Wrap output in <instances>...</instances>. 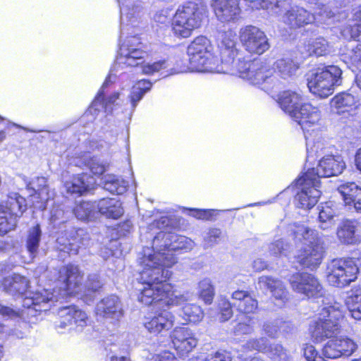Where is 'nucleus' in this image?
I'll return each instance as SVG.
<instances>
[{
	"mask_svg": "<svg viewBox=\"0 0 361 361\" xmlns=\"http://www.w3.org/2000/svg\"><path fill=\"white\" fill-rule=\"evenodd\" d=\"M303 350L304 356L307 361H327L322 356L317 355V352L313 345H307Z\"/></svg>",
	"mask_w": 361,
	"mask_h": 361,
	"instance_id": "680f3d73",
	"label": "nucleus"
},
{
	"mask_svg": "<svg viewBox=\"0 0 361 361\" xmlns=\"http://www.w3.org/2000/svg\"><path fill=\"white\" fill-rule=\"evenodd\" d=\"M170 219L162 216L159 220L150 224L149 229L152 231L157 228L161 230L154 236L152 240V254L157 256L162 264V267L168 269L176 263L177 260L173 251L178 250H190L195 246V243L190 238L178 235L174 233L168 232L167 227Z\"/></svg>",
	"mask_w": 361,
	"mask_h": 361,
	"instance_id": "7ed1b4c3",
	"label": "nucleus"
},
{
	"mask_svg": "<svg viewBox=\"0 0 361 361\" xmlns=\"http://www.w3.org/2000/svg\"><path fill=\"white\" fill-rule=\"evenodd\" d=\"M247 72H243L242 78L252 84L260 85L270 78L274 73L281 78L287 79L294 75L299 66L290 58L277 59L271 68L265 61L254 60L247 63Z\"/></svg>",
	"mask_w": 361,
	"mask_h": 361,
	"instance_id": "423d86ee",
	"label": "nucleus"
},
{
	"mask_svg": "<svg viewBox=\"0 0 361 361\" xmlns=\"http://www.w3.org/2000/svg\"><path fill=\"white\" fill-rule=\"evenodd\" d=\"M121 9V20L122 24V33L125 30V25H128V22L132 24L137 23L144 15L143 7L139 0H117Z\"/></svg>",
	"mask_w": 361,
	"mask_h": 361,
	"instance_id": "5701e85b",
	"label": "nucleus"
},
{
	"mask_svg": "<svg viewBox=\"0 0 361 361\" xmlns=\"http://www.w3.org/2000/svg\"><path fill=\"white\" fill-rule=\"evenodd\" d=\"M219 305L221 311L219 320L221 322H226L233 315L230 302L228 300L223 298L219 301Z\"/></svg>",
	"mask_w": 361,
	"mask_h": 361,
	"instance_id": "bf43d9fd",
	"label": "nucleus"
},
{
	"mask_svg": "<svg viewBox=\"0 0 361 361\" xmlns=\"http://www.w3.org/2000/svg\"><path fill=\"white\" fill-rule=\"evenodd\" d=\"M59 314L61 320L56 326L59 332L66 327H68V330L75 329L80 331L89 322L87 314L75 306L63 307L59 310Z\"/></svg>",
	"mask_w": 361,
	"mask_h": 361,
	"instance_id": "a211bd4d",
	"label": "nucleus"
},
{
	"mask_svg": "<svg viewBox=\"0 0 361 361\" xmlns=\"http://www.w3.org/2000/svg\"><path fill=\"white\" fill-rule=\"evenodd\" d=\"M98 318L118 320L123 315L121 302L116 295H110L99 301L96 306Z\"/></svg>",
	"mask_w": 361,
	"mask_h": 361,
	"instance_id": "393cba45",
	"label": "nucleus"
},
{
	"mask_svg": "<svg viewBox=\"0 0 361 361\" xmlns=\"http://www.w3.org/2000/svg\"><path fill=\"white\" fill-rule=\"evenodd\" d=\"M6 281L13 282L12 289L11 293H23L26 291L28 286L27 279L19 274H14L12 276H9Z\"/></svg>",
	"mask_w": 361,
	"mask_h": 361,
	"instance_id": "09e8293b",
	"label": "nucleus"
},
{
	"mask_svg": "<svg viewBox=\"0 0 361 361\" xmlns=\"http://www.w3.org/2000/svg\"><path fill=\"white\" fill-rule=\"evenodd\" d=\"M190 211L194 217L202 220L211 219L214 212L212 209H190Z\"/></svg>",
	"mask_w": 361,
	"mask_h": 361,
	"instance_id": "0e129e2a",
	"label": "nucleus"
},
{
	"mask_svg": "<svg viewBox=\"0 0 361 361\" xmlns=\"http://www.w3.org/2000/svg\"><path fill=\"white\" fill-rule=\"evenodd\" d=\"M26 209L25 200L18 194L8 197L5 203L0 204V235H4L13 230L18 219Z\"/></svg>",
	"mask_w": 361,
	"mask_h": 361,
	"instance_id": "ddd939ff",
	"label": "nucleus"
},
{
	"mask_svg": "<svg viewBox=\"0 0 361 361\" xmlns=\"http://www.w3.org/2000/svg\"><path fill=\"white\" fill-rule=\"evenodd\" d=\"M170 67V63L168 60H160L153 63H145L142 66V73L145 75H152L154 73L167 69Z\"/></svg>",
	"mask_w": 361,
	"mask_h": 361,
	"instance_id": "864d4df0",
	"label": "nucleus"
},
{
	"mask_svg": "<svg viewBox=\"0 0 361 361\" xmlns=\"http://www.w3.org/2000/svg\"><path fill=\"white\" fill-rule=\"evenodd\" d=\"M298 189L295 199L298 202V207L303 209L313 207L321 195L320 180L314 174V170L308 169L295 182Z\"/></svg>",
	"mask_w": 361,
	"mask_h": 361,
	"instance_id": "f8f14e48",
	"label": "nucleus"
},
{
	"mask_svg": "<svg viewBox=\"0 0 361 361\" xmlns=\"http://www.w3.org/2000/svg\"><path fill=\"white\" fill-rule=\"evenodd\" d=\"M62 298L59 290H54L53 293H50L48 290L44 289L42 292L33 293L31 298H26L25 305L28 308L32 307L37 311H47L54 301Z\"/></svg>",
	"mask_w": 361,
	"mask_h": 361,
	"instance_id": "a878e982",
	"label": "nucleus"
},
{
	"mask_svg": "<svg viewBox=\"0 0 361 361\" xmlns=\"http://www.w3.org/2000/svg\"><path fill=\"white\" fill-rule=\"evenodd\" d=\"M102 179L104 188L112 194L122 195L128 187L127 181L113 174H106Z\"/></svg>",
	"mask_w": 361,
	"mask_h": 361,
	"instance_id": "58836bf2",
	"label": "nucleus"
},
{
	"mask_svg": "<svg viewBox=\"0 0 361 361\" xmlns=\"http://www.w3.org/2000/svg\"><path fill=\"white\" fill-rule=\"evenodd\" d=\"M239 38L245 49L251 54H262L270 47L265 33L255 26L240 28Z\"/></svg>",
	"mask_w": 361,
	"mask_h": 361,
	"instance_id": "2eb2a0df",
	"label": "nucleus"
},
{
	"mask_svg": "<svg viewBox=\"0 0 361 361\" xmlns=\"http://www.w3.org/2000/svg\"><path fill=\"white\" fill-rule=\"evenodd\" d=\"M119 92H114L104 99V91L99 90L91 106L86 113V116H88L89 114L94 115L96 111H99L101 109H104L105 113H111L113 111V106L119 99Z\"/></svg>",
	"mask_w": 361,
	"mask_h": 361,
	"instance_id": "72a5a7b5",
	"label": "nucleus"
},
{
	"mask_svg": "<svg viewBox=\"0 0 361 361\" xmlns=\"http://www.w3.org/2000/svg\"><path fill=\"white\" fill-rule=\"evenodd\" d=\"M173 348L179 356H185L197 345V339L191 329L176 327L170 334Z\"/></svg>",
	"mask_w": 361,
	"mask_h": 361,
	"instance_id": "6ab92c4d",
	"label": "nucleus"
},
{
	"mask_svg": "<svg viewBox=\"0 0 361 361\" xmlns=\"http://www.w3.org/2000/svg\"><path fill=\"white\" fill-rule=\"evenodd\" d=\"M42 231L39 225L37 224L31 227L27 233L26 246L32 256H35L38 250L41 239Z\"/></svg>",
	"mask_w": 361,
	"mask_h": 361,
	"instance_id": "a18cd8bd",
	"label": "nucleus"
},
{
	"mask_svg": "<svg viewBox=\"0 0 361 361\" xmlns=\"http://www.w3.org/2000/svg\"><path fill=\"white\" fill-rule=\"evenodd\" d=\"M336 235L342 244L358 245L361 243V224L356 220H345L338 226Z\"/></svg>",
	"mask_w": 361,
	"mask_h": 361,
	"instance_id": "4be33fe9",
	"label": "nucleus"
},
{
	"mask_svg": "<svg viewBox=\"0 0 361 361\" xmlns=\"http://www.w3.org/2000/svg\"><path fill=\"white\" fill-rule=\"evenodd\" d=\"M28 186L38 195L37 197L41 202L39 208L44 209L45 203L53 196V193L48 188L47 179L44 177H37L30 183Z\"/></svg>",
	"mask_w": 361,
	"mask_h": 361,
	"instance_id": "4c0bfd02",
	"label": "nucleus"
},
{
	"mask_svg": "<svg viewBox=\"0 0 361 361\" xmlns=\"http://www.w3.org/2000/svg\"><path fill=\"white\" fill-rule=\"evenodd\" d=\"M221 238V231L218 228L209 229L204 235L203 245L209 248L217 244Z\"/></svg>",
	"mask_w": 361,
	"mask_h": 361,
	"instance_id": "5fc2aeb1",
	"label": "nucleus"
},
{
	"mask_svg": "<svg viewBox=\"0 0 361 361\" xmlns=\"http://www.w3.org/2000/svg\"><path fill=\"white\" fill-rule=\"evenodd\" d=\"M290 248L288 243H285L283 239L276 240L269 246V251L271 255L274 256L285 255L287 251Z\"/></svg>",
	"mask_w": 361,
	"mask_h": 361,
	"instance_id": "6e6d98bb",
	"label": "nucleus"
},
{
	"mask_svg": "<svg viewBox=\"0 0 361 361\" xmlns=\"http://www.w3.org/2000/svg\"><path fill=\"white\" fill-rule=\"evenodd\" d=\"M151 361H178L174 355L169 351H164L153 357Z\"/></svg>",
	"mask_w": 361,
	"mask_h": 361,
	"instance_id": "69168bd1",
	"label": "nucleus"
},
{
	"mask_svg": "<svg viewBox=\"0 0 361 361\" xmlns=\"http://www.w3.org/2000/svg\"><path fill=\"white\" fill-rule=\"evenodd\" d=\"M278 103L281 109L297 122L304 131L307 147L318 153L324 143L319 130L321 113L317 107L305 103L301 94L287 90L279 95Z\"/></svg>",
	"mask_w": 361,
	"mask_h": 361,
	"instance_id": "f03ea898",
	"label": "nucleus"
},
{
	"mask_svg": "<svg viewBox=\"0 0 361 361\" xmlns=\"http://www.w3.org/2000/svg\"><path fill=\"white\" fill-rule=\"evenodd\" d=\"M314 19L313 14L299 6L292 7L286 12L283 16V22L292 28L300 27L311 23Z\"/></svg>",
	"mask_w": 361,
	"mask_h": 361,
	"instance_id": "c85d7f7f",
	"label": "nucleus"
},
{
	"mask_svg": "<svg viewBox=\"0 0 361 361\" xmlns=\"http://www.w3.org/2000/svg\"><path fill=\"white\" fill-rule=\"evenodd\" d=\"M185 302L180 305L183 307L180 310V316L187 323H197L202 321L204 317V312L200 306L192 303L185 305Z\"/></svg>",
	"mask_w": 361,
	"mask_h": 361,
	"instance_id": "79ce46f5",
	"label": "nucleus"
},
{
	"mask_svg": "<svg viewBox=\"0 0 361 361\" xmlns=\"http://www.w3.org/2000/svg\"><path fill=\"white\" fill-rule=\"evenodd\" d=\"M343 310L338 302H324L320 307L317 319L310 329L312 341L321 343L326 338H332L341 331V322L343 319Z\"/></svg>",
	"mask_w": 361,
	"mask_h": 361,
	"instance_id": "20e7f679",
	"label": "nucleus"
},
{
	"mask_svg": "<svg viewBox=\"0 0 361 361\" xmlns=\"http://www.w3.org/2000/svg\"><path fill=\"white\" fill-rule=\"evenodd\" d=\"M92 185V178L86 174H82L73 176L71 180L66 181L65 188L68 193L82 195L90 190Z\"/></svg>",
	"mask_w": 361,
	"mask_h": 361,
	"instance_id": "c9c22d12",
	"label": "nucleus"
},
{
	"mask_svg": "<svg viewBox=\"0 0 361 361\" xmlns=\"http://www.w3.org/2000/svg\"><path fill=\"white\" fill-rule=\"evenodd\" d=\"M253 4L252 8H262L272 15H280L290 6V0H249Z\"/></svg>",
	"mask_w": 361,
	"mask_h": 361,
	"instance_id": "e433bc0d",
	"label": "nucleus"
},
{
	"mask_svg": "<svg viewBox=\"0 0 361 361\" xmlns=\"http://www.w3.org/2000/svg\"><path fill=\"white\" fill-rule=\"evenodd\" d=\"M328 282L334 286L343 287L354 281L358 274V267L354 259L341 258L334 259L329 266Z\"/></svg>",
	"mask_w": 361,
	"mask_h": 361,
	"instance_id": "4468645a",
	"label": "nucleus"
},
{
	"mask_svg": "<svg viewBox=\"0 0 361 361\" xmlns=\"http://www.w3.org/2000/svg\"><path fill=\"white\" fill-rule=\"evenodd\" d=\"M69 231H66L64 233H61L56 239V243L59 245V248L64 252H69L70 245L68 244L69 240L71 238L68 236Z\"/></svg>",
	"mask_w": 361,
	"mask_h": 361,
	"instance_id": "e2e57ef3",
	"label": "nucleus"
},
{
	"mask_svg": "<svg viewBox=\"0 0 361 361\" xmlns=\"http://www.w3.org/2000/svg\"><path fill=\"white\" fill-rule=\"evenodd\" d=\"M345 164L340 156L328 155L323 157L314 170V174L318 180L320 178L338 176L342 173Z\"/></svg>",
	"mask_w": 361,
	"mask_h": 361,
	"instance_id": "b1692460",
	"label": "nucleus"
},
{
	"mask_svg": "<svg viewBox=\"0 0 361 361\" xmlns=\"http://www.w3.org/2000/svg\"><path fill=\"white\" fill-rule=\"evenodd\" d=\"M338 191L346 205H353L357 212L361 213V188L355 183H346L338 188Z\"/></svg>",
	"mask_w": 361,
	"mask_h": 361,
	"instance_id": "c756f323",
	"label": "nucleus"
},
{
	"mask_svg": "<svg viewBox=\"0 0 361 361\" xmlns=\"http://www.w3.org/2000/svg\"><path fill=\"white\" fill-rule=\"evenodd\" d=\"M82 276L77 266L68 264L59 271V281L63 282V290H59L61 298L75 292V288L81 283Z\"/></svg>",
	"mask_w": 361,
	"mask_h": 361,
	"instance_id": "412c9836",
	"label": "nucleus"
},
{
	"mask_svg": "<svg viewBox=\"0 0 361 361\" xmlns=\"http://www.w3.org/2000/svg\"><path fill=\"white\" fill-rule=\"evenodd\" d=\"M342 71L336 66H328L317 68L307 79L310 91L321 97L331 95L335 86L342 82Z\"/></svg>",
	"mask_w": 361,
	"mask_h": 361,
	"instance_id": "1a4fd4ad",
	"label": "nucleus"
},
{
	"mask_svg": "<svg viewBox=\"0 0 361 361\" xmlns=\"http://www.w3.org/2000/svg\"><path fill=\"white\" fill-rule=\"evenodd\" d=\"M289 231L297 241L302 242L304 244L298 255V262L304 267L312 269L317 267L322 262L324 252L317 233L303 224L290 225Z\"/></svg>",
	"mask_w": 361,
	"mask_h": 361,
	"instance_id": "39448f33",
	"label": "nucleus"
},
{
	"mask_svg": "<svg viewBox=\"0 0 361 361\" xmlns=\"http://www.w3.org/2000/svg\"><path fill=\"white\" fill-rule=\"evenodd\" d=\"M358 104L359 101L357 97L345 92L336 94L331 101V106L337 114L348 112L355 109Z\"/></svg>",
	"mask_w": 361,
	"mask_h": 361,
	"instance_id": "2f4dec72",
	"label": "nucleus"
},
{
	"mask_svg": "<svg viewBox=\"0 0 361 361\" xmlns=\"http://www.w3.org/2000/svg\"><path fill=\"white\" fill-rule=\"evenodd\" d=\"M132 24L128 22V25H125V30L122 33V24L121 23V39L125 37L119 50L118 61L119 63L127 66H137L142 63V60L147 56V52L143 49V46L140 39L136 36H128L131 28L135 27L139 22Z\"/></svg>",
	"mask_w": 361,
	"mask_h": 361,
	"instance_id": "9b49d317",
	"label": "nucleus"
},
{
	"mask_svg": "<svg viewBox=\"0 0 361 361\" xmlns=\"http://www.w3.org/2000/svg\"><path fill=\"white\" fill-rule=\"evenodd\" d=\"M211 6L221 23L235 22L240 17L241 10L238 0H212Z\"/></svg>",
	"mask_w": 361,
	"mask_h": 361,
	"instance_id": "aec40b11",
	"label": "nucleus"
},
{
	"mask_svg": "<svg viewBox=\"0 0 361 361\" xmlns=\"http://www.w3.org/2000/svg\"><path fill=\"white\" fill-rule=\"evenodd\" d=\"M98 212L107 218L118 219L123 214L122 204L116 198H104L96 203Z\"/></svg>",
	"mask_w": 361,
	"mask_h": 361,
	"instance_id": "473e14b6",
	"label": "nucleus"
},
{
	"mask_svg": "<svg viewBox=\"0 0 361 361\" xmlns=\"http://www.w3.org/2000/svg\"><path fill=\"white\" fill-rule=\"evenodd\" d=\"M268 340L266 338H253L248 341L245 347L249 350H258L266 353L268 349Z\"/></svg>",
	"mask_w": 361,
	"mask_h": 361,
	"instance_id": "4d7b16f0",
	"label": "nucleus"
},
{
	"mask_svg": "<svg viewBox=\"0 0 361 361\" xmlns=\"http://www.w3.org/2000/svg\"><path fill=\"white\" fill-rule=\"evenodd\" d=\"M266 353L273 361H286L288 358L286 350L279 343L269 345Z\"/></svg>",
	"mask_w": 361,
	"mask_h": 361,
	"instance_id": "603ef678",
	"label": "nucleus"
},
{
	"mask_svg": "<svg viewBox=\"0 0 361 361\" xmlns=\"http://www.w3.org/2000/svg\"><path fill=\"white\" fill-rule=\"evenodd\" d=\"M319 210V227L323 230L331 228L334 225L333 218L339 213L338 205L333 201H329L321 204Z\"/></svg>",
	"mask_w": 361,
	"mask_h": 361,
	"instance_id": "f704fd0d",
	"label": "nucleus"
},
{
	"mask_svg": "<svg viewBox=\"0 0 361 361\" xmlns=\"http://www.w3.org/2000/svg\"><path fill=\"white\" fill-rule=\"evenodd\" d=\"M212 49V45L206 37H196L188 47L189 68L197 72L224 73V68L218 64Z\"/></svg>",
	"mask_w": 361,
	"mask_h": 361,
	"instance_id": "0eeeda50",
	"label": "nucleus"
},
{
	"mask_svg": "<svg viewBox=\"0 0 361 361\" xmlns=\"http://www.w3.org/2000/svg\"><path fill=\"white\" fill-rule=\"evenodd\" d=\"M257 288L262 291L269 290L275 299L279 301L276 304L278 306H281L287 300V292L281 281L262 276L258 279Z\"/></svg>",
	"mask_w": 361,
	"mask_h": 361,
	"instance_id": "cd10ccee",
	"label": "nucleus"
},
{
	"mask_svg": "<svg viewBox=\"0 0 361 361\" xmlns=\"http://www.w3.org/2000/svg\"><path fill=\"white\" fill-rule=\"evenodd\" d=\"M233 305L243 314L254 313L257 309L258 302L248 292L235 290L232 294Z\"/></svg>",
	"mask_w": 361,
	"mask_h": 361,
	"instance_id": "7c9ffc66",
	"label": "nucleus"
},
{
	"mask_svg": "<svg viewBox=\"0 0 361 361\" xmlns=\"http://www.w3.org/2000/svg\"><path fill=\"white\" fill-rule=\"evenodd\" d=\"M73 213L78 219L91 220L97 213L96 202L82 201L77 203Z\"/></svg>",
	"mask_w": 361,
	"mask_h": 361,
	"instance_id": "37998d69",
	"label": "nucleus"
},
{
	"mask_svg": "<svg viewBox=\"0 0 361 361\" xmlns=\"http://www.w3.org/2000/svg\"><path fill=\"white\" fill-rule=\"evenodd\" d=\"M232 356L230 352L219 349L202 353L197 358V361H231Z\"/></svg>",
	"mask_w": 361,
	"mask_h": 361,
	"instance_id": "49530a36",
	"label": "nucleus"
},
{
	"mask_svg": "<svg viewBox=\"0 0 361 361\" xmlns=\"http://www.w3.org/2000/svg\"><path fill=\"white\" fill-rule=\"evenodd\" d=\"M199 295L205 303L210 304L214 295V289L211 281L204 279L199 283Z\"/></svg>",
	"mask_w": 361,
	"mask_h": 361,
	"instance_id": "de8ad7c7",
	"label": "nucleus"
},
{
	"mask_svg": "<svg viewBox=\"0 0 361 361\" xmlns=\"http://www.w3.org/2000/svg\"><path fill=\"white\" fill-rule=\"evenodd\" d=\"M341 33L346 39H353L361 42V23L348 24L342 29Z\"/></svg>",
	"mask_w": 361,
	"mask_h": 361,
	"instance_id": "8fccbe9b",
	"label": "nucleus"
},
{
	"mask_svg": "<svg viewBox=\"0 0 361 361\" xmlns=\"http://www.w3.org/2000/svg\"><path fill=\"white\" fill-rule=\"evenodd\" d=\"M304 48L308 56H324L331 52V47L323 37L311 39L305 44Z\"/></svg>",
	"mask_w": 361,
	"mask_h": 361,
	"instance_id": "ea45409f",
	"label": "nucleus"
},
{
	"mask_svg": "<svg viewBox=\"0 0 361 361\" xmlns=\"http://www.w3.org/2000/svg\"><path fill=\"white\" fill-rule=\"evenodd\" d=\"M254 322L249 317L245 322H240L234 328V333L235 335H245L250 334L253 332Z\"/></svg>",
	"mask_w": 361,
	"mask_h": 361,
	"instance_id": "13d9d810",
	"label": "nucleus"
},
{
	"mask_svg": "<svg viewBox=\"0 0 361 361\" xmlns=\"http://www.w3.org/2000/svg\"><path fill=\"white\" fill-rule=\"evenodd\" d=\"M236 34L232 30H228L220 34L218 39V49L219 50L221 66L224 68V73L236 74L242 78L243 72H247L248 62L236 60L237 49Z\"/></svg>",
	"mask_w": 361,
	"mask_h": 361,
	"instance_id": "9d476101",
	"label": "nucleus"
},
{
	"mask_svg": "<svg viewBox=\"0 0 361 361\" xmlns=\"http://www.w3.org/2000/svg\"><path fill=\"white\" fill-rule=\"evenodd\" d=\"M357 349V343L345 335L334 336L323 348V355L331 359L350 356Z\"/></svg>",
	"mask_w": 361,
	"mask_h": 361,
	"instance_id": "f3484780",
	"label": "nucleus"
},
{
	"mask_svg": "<svg viewBox=\"0 0 361 361\" xmlns=\"http://www.w3.org/2000/svg\"><path fill=\"white\" fill-rule=\"evenodd\" d=\"M351 317L356 319H361V287H354L351 289L349 296L346 299Z\"/></svg>",
	"mask_w": 361,
	"mask_h": 361,
	"instance_id": "a19ab883",
	"label": "nucleus"
},
{
	"mask_svg": "<svg viewBox=\"0 0 361 361\" xmlns=\"http://www.w3.org/2000/svg\"><path fill=\"white\" fill-rule=\"evenodd\" d=\"M152 252L149 247H145L139 255V280L142 287L138 288V300L145 305L159 303L168 308L189 301L190 295L188 293L176 294L172 285L167 283L171 271L163 268L160 259Z\"/></svg>",
	"mask_w": 361,
	"mask_h": 361,
	"instance_id": "f257e3e1",
	"label": "nucleus"
},
{
	"mask_svg": "<svg viewBox=\"0 0 361 361\" xmlns=\"http://www.w3.org/2000/svg\"><path fill=\"white\" fill-rule=\"evenodd\" d=\"M264 333L269 337L276 336L279 328L274 322H267L263 326Z\"/></svg>",
	"mask_w": 361,
	"mask_h": 361,
	"instance_id": "774afa93",
	"label": "nucleus"
},
{
	"mask_svg": "<svg viewBox=\"0 0 361 361\" xmlns=\"http://www.w3.org/2000/svg\"><path fill=\"white\" fill-rule=\"evenodd\" d=\"M85 164L90 169L92 173L101 175L106 170L107 165L96 157H91L90 154H86L85 158Z\"/></svg>",
	"mask_w": 361,
	"mask_h": 361,
	"instance_id": "3c124183",
	"label": "nucleus"
},
{
	"mask_svg": "<svg viewBox=\"0 0 361 361\" xmlns=\"http://www.w3.org/2000/svg\"><path fill=\"white\" fill-rule=\"evenodd\" d=\"M204 13V9L195 2L179 6L173 17L172 32L178 37H189L193 30L201 26Z\"/></svg>",
	"mask_w": 361,
	"mask_h": 361,
	"instance_id": "6e6552de",
	"label": "nucleus"
},
{
	"mask_svg": "<svg viewBox=\"0 0 361 361\" xmlns=\"http://www.w3.org/2000/svg\"><path fill=\"white\" fill-rule=\"evenodd\" d=\"M68 236L71 238L68 243L70 252L77 253L80 247L88 245L89 237L82 229L71 230Z\"/></svg>",
	"mask_w": 361,
	"mask_h": 361,
	"instance_id": "c03bdc74",
	"label": "nucleus"
},
{
	"mask_svg": "<svg viewBox=\"0 0 361 361\" xmlns=\"http://www.w3.org/2000/svg\"><path fill=\"white\" fill-rule=\"evenodd\" d=\"M293 290L307 298L322 297L324 293L323 287L318 279L308 273H297L290 279Z\"/></svg>",
	"mask_w": 361,
	"mask_h": 361,
	"instance_id": "dca6fc26",
	"label": "nucleus"
},
{
	"mask_svg": "<svg viewBox=\"0 0 361 361\" xmlns=\"http://www.w3.org/2000/svg\"><path fill=\"white\" fill-rule=\"evenodd\" d=\"M174 322V315L169 311L164 310L152 317L147 318L144 325L149 333L158 334L171 329Z\"/></svg>",
	"mask_w": 361,
	"mask_h": 361,
	"instance_id": "bb28decb",
	"label": "nucleus"
},
{
	"mask_svg": "<svg viewBox=\"0 0 361 361\" xmlns=\"http://www.w3.org/2000/svg\"><path fill=\"white\" fill-rule=\"evenodd\" d=\"M0 314L4 317L15 318L20 316V312L0 304Z\"/></svg>",
	"mask_w": 361,
	"mask_h": 361,
	"instance_id": "338daca9",
	"label": "nucleus"
},
{
	"mask_svg": "<svg viewBox=\"0 0 361 361\" xmlns=\"http://www.w3.org/2000/svg\"><path fill=\"white\" fill-rule=\"evenodd\" d=\"M345 55L346 59L352 64L357 66V68L361 66V44L357 45L355 48L350 49Z\"/></svg>",
	"mask_w": 361,
	"mask_h": 361,
	"instance_id": "052dcab7",
	"label": "nucleus"
}]
</instances>
